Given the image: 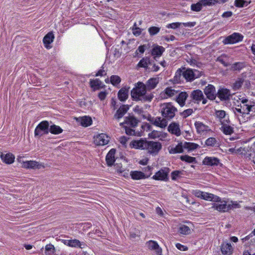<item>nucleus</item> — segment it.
<instances>
[{
	"mask_svg": "<svg viewBox=\"0 0 255 255\" xmlns=\"http://www.w3.org/2000/svg\"><path fill=\"white\" fill-rule=\"evenodd\" d=\"M235 100L237 101L239 105L235 108L234 112L237 116L240 124L247 122L250 117V113L255 111V105L252 104L246 97L242 95L237 96Z\"/></svg>",
	"mask_w": 255,
	"mask_h": 255,
	"instance_id": "nucleus-1",
	"label": "nucleus"
},
{
	"mask_svg": "<svg viewBox=\"0 0 255 255\" xmlns=\"http://www.w3.org/2000/svg\"><path fill=\"white\" fill-rule=\"evenodd\" d=\"M218 200L213 201L212 208L220 212H227L230 210L238 208L239 204L237 201L225 200L218 196Z\"/></svg>",
	"mask_w": 255,
	"mask_h": 255,
	"instance_id": "nucleus-2",
	"label": "nucleus"
},
{
	"mask_svg": "<svg viewBox=\"0 0 255 255\" xmlns=\"http://www.w3.org/2000/svg\"><path fill=\"white\" fill-rule=\"evenodd\" d=\"M146 86L142 83L138 82L136 87L131 90V96L135 100H145L146 99Z\"/></svg>",
	"mask_w": 255,
	"mask_h": 255,
	"instance_id": "nucleus-3",
	"label": "nucleus"
},
{
	"mask_svg": "<svg viewBox=\"0 0 255 255\" xmlns=\"http://www.w3.org/2000/svg\"><path fill=\"white\" fill-rule=\"evenodd\" d=\"M161 111L163 117L170 120L175 116L177 110L171 103H167L162 105Z\"/></svg>",
	"mask_w": 255,
	"mask_h": 255,
	"instance_id": "nucleus-4",
	"label": "nucleus"
},
{
	"mask_svg": "<svg viewBox=\"0 0 255 255\" xmlns=\"http://www.w3.org/2000/svg\"><path fill=\"white\" fill-rule=\"evenodd\" d=\"M137 120L133 117H127L123 123H120V126L125 128L126 132L127 134L132 135L134 134V131L132 129H128L129 127H134L137 124Z\"/></svg>",
	"mask_w": 255,
	"mask_h": 255,
	"instance_id": "nucleus-5",
	"label": "nucleus"
},
{
	"mask_svg": "<svg viewBox=\"0 0 255 255\" xmlns=\"http://www.w3.org/2000/svg\"><path fill=\"white\" fill-rule=\"evenodd\" d=\"M182 75L187 81H192L201 76V73L197 70L193 71L192 69H182L177 71L176 74Z\"/></svg>",
	"mask_w": 255,
	"mask_h": 255,
	"instance_id": "nucleus-6",
	"label": "nucleus"
},
{
	"mask_svg": "<svg viewBox=\"0 0 255 255\" xmlns=\"http://www.w3.org/2000/svg\"><path fill=\"white\" fill-rule=\"evenodd\" d=\"M18 162L20 163L22 167L26 169H40L44 168L43 164L39 163L36 161L29 160V161H23L21 157H18Z\"/></svg>",
	"mask_w": 255,
	"mask_h": 255,
	"instance_id": "nucleus-7",
	"label": "nucleus"
},
{
	"mask_svg": "<svg viewBox=\"0 0 255 255\" xmlns=\"http://www.w3.org/2000/svg\"><path fill=\"white\" fill-rule=\"evenodd\" d=\"M161 147L162 145L159 142L147 141L145 149L150 154L156 155L160 150Z\"/></svg>",
	"mask_w": 255,
	"mask_h": 255,
	"instance_id": "nucleus-8",
	"label": "nucleus"
},
{
	"mask_svg": "<svg viewBox=\"0 0 255 255\" xmlns=\"http://www.w3.org/2000/svg\"><path fill=\"white\" fill-rule=\"evenodd\" d=\"M244 36L239 33L234 32L226 37L223 41L224 44H234L242 41Z\"/></svg>",
	"mask_w": 255,
	"mask_h": 255,
	"instance_id": "nucleus-9",
	"label": "nucleus"
},
{
	"mask_svg": "<svg viewBox=\"0 0 255 255\" xmlns=\"http://www.w3.org/2000/svg\"><path fill=\"white\" fill-rule=\"evenodd\" d=\"M49 124L47 121H42L36 127L34 130L35 136H41L49 132Z\"/></svg>",
	"mask_w": 255,
	"mask_h": 255,
	"instance_id": "nucleus-10",
	"label": "nucleus"
},
{
	"mask_svg": "<svg viewBox=\"0 0 255 255\" xmlns=\"http://www.w3.org/2000/svg\"><path fill=\"white\" fill-rule=\"evenodd\" d=\"M94 142L97 145H107L110 140V137L104 133L98 134L94 136Z\"/></svg>",
	"mask_w": 255,
	"mask_h": 255,
	"instance_id": "nucleus-11",
	"label": "nucleus"
},
{
	"mask_svg": "<svg viewBox=\"0 0 255 255\" xmlns=\"http://www.w3.org/2000/svg\"><path fill=\"white\" fill-rule=\"evenodd\" d=\"M197 132L201 135H205L211 131V128L201 122L197 121L194 124Z\"/></svg>",
	"mask_w": 255,
	"mask_h": 255,
	"instance_id": "nucleus-12",
	"label": "nucleus"
},
{
	"mask_svg": "<svg viewBox=\"0 0 255 255\" xmlns=\"http://www.w3.org/2000/svg\"><path fill=\"white\" fill-rule=\"evenodd\" d=\"M62 242L67 246L72 248H79L83 249L86 246L84 243H81L77 239L73 240H62Z\"/></svg>",
	"mask_w": 255,
	"mask_h": 255,
	"instance_id": "nucleus-13",
	"label": "nucleus"
},
{
	"mask_svg": "<svg viewBox=\"0 0 255 255\" xmlns=\"http://www.w3.org/2000/svg\"><path fill=\"white\" fill-rule=\"evenodd\" d=\"M215 116L221 124L230 122L229 115L224 110H216Z\"/></svg>",
	"mask_w": 255,
	"mask_h": 255,
	"instance_id": "nucleus-14",
	"label": "nucleus"
},
{
	"mask_svg": "<svg viewBox=\"0 0 255 255\" xmlns=\"http://www.w3.org/2000/svg\"><path fill=\"white\" fill-rule=\"evenodd\" d=\"M169 169L164 168L157 172L152 177V178L156 180L165 181L167 179Z\"/></svg>",
	"mask_w": 255,
	"mask_h": 255,
	"instance_id": "nucleus-15",
	"label": "nucleus"
},
{
	"mask_svg": "<svg viewBox=\"0 0 255 255\" xmlns=\"http://www.w3.org/2000/svg\"><path fill=\"white\" fill-rule=\"evenodd\" d=\"M147 142V141L144 139L133 140L130 142V146L135 149H145Z\"/></svg>",
	"mask_w": 255,
	"mask_h": 255,
	"instance_id": "nucleus-16",
	"label": "nucleus"
},
{
	"mask_svg": "<svg viewBox=\"0 0 255 255\" xmlns=\"http://www.w3.org/2000/svg\"><path fill=\"white\" fill-rule=\"evenodd\" d=\"M191 97L197 103L201 101L203 104H205L207 103V100L204 99L202 92L200 90H194L191 93Z\"/></svg>",
	"mask_w": 255,
	"mask_h": 255,
	"instance_id": "nucleus-17",
	"label": "nucleus"
},
{
	"mask_svg": "<svg viewBox=\"0 0 255 255\" xmlns=\"http://www.w3.org/2000/svg\"><path fill=\"white\" fill-rule=\"evenodd\" d=\"M205 94L210 100H214L216 97L215 88L212 85H208L204 90Z\"/></svg>",
	"mask_w": 255,
	"mask_h": 255,
	"instance_id": "nucleus-18",
	"label": "nucleus"
},
{
	"mask_svg": "<svg viewBox=\"0 0 255 255\" xmlns=\"http://www.w3.org/2000/svg\"><path fill=\"white\" fill-rule=\"evenodd\" d=\"M168 130L177 136H180L181 133L179 124L175 122L172 123L169 125Z\"/></svg>",
	"mask_w": 255,
	"mask_h": 255,
	"instance_id": "nucleus-19",
	"label": "nucleus"
},
{
	"mask_svg": "<svg viewBox=\"0 0 255 255\" xmlns=\"http://www.w3.org/2000/svg\"><path fill=\"white\" fill-rule=\"evenodd\" d=\"M184 148V143L179 142L176 145H172L168 147V150L170 154L180 153L183 152Z\"/></svg>",
	"mask_w": 255,
	"mask_h": 255,
	"instance_id": "nucleus-20",
	"label": "nucleus"
},
{
	"mask_svg": "<svg viewBox=\"0 0 255 255\" xmlns=\"http://www.w3.org/2000/svg\"><path fill=\"white\" fill-rule=\"evenodd\" d=\"M0 158L4 163L7 164H10L13 163L15 156L11 153H1Z\"/></svg>",
	"mask_w": 255,
	"mask_h": 255,
	"instance_id": "nucleus-21",
	"label": "nucleus"
},
{
	"mask_svg": "<svg viewBox=\"0 0 255 255\" xmlns=\"http://www.w3.org/2000/svg\"><path fill=\"white\" fill-rule=\"evenodd\" d=\"M164 51L165 48L163 47L154 44L151 50V55L156 58L161 56Z\"/></svg>",
	"mask_w": 255,
	"mask_h": 255,
	"instance_id": "nucleus-22",
	"label": "nucleus"
},
{
	"mask_svg": "<svg viewBox=\"0 0 255 255\" xmlns=\"http://www.w3.org/2000/svg\"><path fill=\"white\" fill-rule=\"evenodd\" d=\"M219 163V159L215 157L207 156L203 160V164L207 166L218 165Z\"/></svg>",
	"mask_w": 255,
	"mask_h": 255,
	"instance_id": "nucleus-23",
	"label": "nucleus"
},
{
	"mask_svg": "<svg viewBox=\"0 0 255 255\" xmlns=\"http://www.w3.org/2000/svg\"><path fill=\"white\" fill-rule=\"evenodd\" d=\"M221 125V130L226 135H231L234 132V128L230 125V121L223 123Z\"/></svg>",
	"mask_w": 255,
	"mask_h": 255,
	"instance_id": "nucleus-24",
	"label": "nucleus"
},
{
	"mask_svg": "<svg viewBox=\"0 0 255 255\" xmlns=\"http://www.w3.org/2000/svg\"><path fill=\"white\" fill-rule=\"evenodd\" d=\"M167 134L162 131L157 130H153L148 133V136L150 138H158L160 140H163L166 137Z\"/></svg>",
	"mask_w": 255,
	"mask_h": 255,
	"instance_id": "nucleus-25",
	"label": "nucleus"
},
{
	"mask_svg": "<svg viewBox=\"0 0 255 255\" xmlns=\"http://www.w3.org/2000/svg\"><path fill=\"white\" fill-rule=\"evenodd\" d=\"M176 101L181 107L184 106L185 101L188 97V94L186 92H182L177 94L176 96Z\"/></svg>",
	"mask_w": 255,
	"mask_h": 255,
	"instance_id": "nucleus-26",
	"label": "nucleus"
},
{
	"mask_svg": "<svg viewBox=\"0 0 255 255\" xmlns=\"http://www.w3.org/2000/svg\"><path fill=\"white\" fill-rule=\"evenodd\" d=\"M146 245L149 250L154 251L157 254L161 253V250L156 242L150 240Z\"/></svg>",
	"mask_w": 255,
	"mask_h": 255,
	"instance_id": "nucleus-27",
	"label": "nucleus"
},
{
	"mask_svg": "<svg viewBox=\"0 0 255 255\" xmlns=\"http://www.w3.org/2000/svg\"><path fill=\"white\" fill-rule=\"evenodd\" d=\"M128 87H123L122 88L118 93V98L121 101H126L128 96Z\"/></svg>",
	"mask_w": 255,
	"mask_h": 255,
	"instance_id": "nucleus-28",
	"label": "nucleus"
},
{
	"mask_svg": "<svg viewBox=\"0 0 255 255\" xmlns=\"http://www.w3.org/2000/svg\"><path fill=\"white\" fill-rule=\"evenodd\" d=\"M130 175L133 180H141L148 177L144 173L139 171H131Z\"/></svg>",
	"mask_w": 255,
	"mask_h": 255,
	"instance_id": "nucleus-29",
	"label": "nucleus"
},
{
	"mask_svg": "<svg viewBox=\"0 0 255 255\" xmlns=\"http://www.w3.org/2000/svg\"><path fill=\"white\" fill-rule=\"evenodd\" d=\"M153 124L156 127L163 128L167 126V121L165 119L157 117L153 121Z\"/></svg>",
	"mask_w": 255,
	"mask_h": 255,
	"instance_id": "nucleus-30",
	"label": "nucleus"
},
{
	"mask_svg": "<svg viewBox=\"0 0 255 255\" xmlns=\"http://www.w3.org/2000/svg\"><path fill=\"white\" fill-rule=\"evenodd\" d=\"M230 96V91L227 89H221L218 92V97L221 100H226L229 98Z\"/></svg>",
	"mask_w": 255,
	"mask_h": 255,
	"instance_id": "nucleus-31",
	"label": "nucleus"
},
{
	"mask_svg": "<svg viewBox=\"0 0 255 255\" xmlns=\"http://www.w3.org/2000/svg\"><path fill=\"white\" fill-rule=\"evenodd\" d=\"M129 107L128 105H123L121 106L115 115V118L117 119H121L125 115Z\"/></svg>",
	"mask_w": 255,
	"mask_h": 255,
	"instance_id": "nucleus-32",
	"label": "nucleus"
},
{
	"mask_svg": "<svg viewBox=\"0 0 255 255\" xmlns=\"http://www.w3.org/2000/svg\"><path fill=\"white\" fill-rule=\"evenodd\" d=\"M233 247L230 243H224L221 247V251L224 255H231L233 253Z\"/></svg>",
	"mask_w": 255,
	"mask_h": 255,
	"instance_id": "nucleus-33",
	"label": "nucleus"
},
{
	"mask_svg": "<svg viewBox=\"0 0 255 255\" xmlns=\"http://www.w3.org/2000/svg\"><path fill=\"white\" fill-rule=\"evenodd\" d=\"M77 121L81 124V126L87 127L92 124V120L89 117L84 116L77 119Z\"/></svg>",
	"mask_w": 255,
	"mask_h": 255,
	"instance_id": "nucleus-34",
	"label": "nucleus"
},
{
	"mask_svg": "<svg viewBox=\"0 0 255 255\" xmlns=\"http://www.w3.org/2000/svg\"><path fill=\"white\" fill-rule=\"evenodd\" d=\"M116 150L115 149H111L106 156V161L109 165H112L115 161V154Z\"/></svg>",
	"mask_w": 255,
	"mask_h": 255,
	"instance_id": "nucleus-35",
	"label": "nucleus"
},
{
	"mask_svg": "<svg viewBox=\"0 0 255 255\" xmlns=\"http://www.w3.org/2000/svg\"><path fill=\"white\" fill-rule=\"evenodd\" d=\"M177 91L171 87H168L165 89L163 93L164 95V98H168L176 96L177 95Z\"/></svg>",
	"mask_w": 255,
	"mask_h": 255,
	"instance_id": "nucleus-36",
	"label": "nucleus"
},
{
	"mask_svg": "<svg viewBox=\"0 0 255 255\" xmlns=\"http://www.w3.org/2000/svg\"><path fill=\"white\" fill-rule=\"evenodd\" d=\"M90 86L94 90H97L103 88L104 85L101 81L96 79L90 81Z\"/></svg>",
	"mask_w": 255,
	"mask_h": 255,
	"instance_id": "nucleus-37",
	"label": "nucleus"
},
{
	"mask_svg": "<svg viewBox=\"0 0 255 255\" xmlns=\"http://www.w3.org/2000/svg\"><path fill=\"white\" fill-rule=\"evenodd\" d=\"M185 174V171L184 170H175L171 174V179L173 180H177L183 177Z\"/></svg>",
	"mask_w": 255,
	"mask_h": 255,
	"instance_id": "nucleus-38",
	"label": "nucleus"
},
{
	"mask_svg": "<svg viewBox=\"0 0 255 255\" xmlns=\"http://www.w3.org/2000/svg\"><path fill=\"white\" fill-rule=\"evenodd\" d=\"M159 82L158 78H152L149 79L146 83V87L149 89H154Z\"/></svg>",
	"mask_w": 255,
	"mask_h": 255,
	"instance_id": "nucleus-39",
	"label": "nucleus"
},
{
	"mask_svg": "<svg viewBox=\"0 0 255 255\" xmlns=\"http://www.w3.org/2000/svg\"><path fill=\"white\" fill-rule=\"evenodd\" d=\"M178 232L182 235H188L191 232V230L190 227L184 225V224H180L179 226Z\"/></svg>",
	"mask_w": 255,
	"mask_h": 255,
	"instance_id": "nucleus-40",
	"label": "nucleus"
},
{
	"mask_svg": "<svg viewBox=\"0 0 255 255\" xmlns=\"http://www.w3.org/2000/svg\"><path fill=\"white\" fill-rule=\"evenodd\" d=\"M218 196L215 195L211 193H209L207 192H204V194L203 195L202 199L208 201H217L218 200Z\"/></svg>",
	"mask_w": 255,
	"mask_h": 255,
	"instance_id": "nucleus-41",
	"label": "nucleus"
},
{
	"mask_svg": "<svg viewBox=\"0 0 255 255\" xmlns=\"http://www.w3.org/2000/svg\"><path fill=\"white\" fill-rule=\"evenodd\" d=\"M49 131L52 134H58L62 132L63 129L59 126L53 125L50 126Z\"/></svg>",
	"mask_w": 255,
	"mask_h": 255,
	"instance_id": "nucleus-42",
	"label": "nucleus"
},
{
	"mask_svg": "<svg viewBox=\"0 0 255 255\" xmlns=\"http://www.w3.org/2000/svg\"><path fill=\"white\" fill-rule=\"evenodd\" d=\"M183 143L184 148L188 149V151L194 150L199 147L198 144L193 142H184Z\"/></svg>",
	"mask_w": 255,
	"mask_h": 255,
	"instance_id": "nucleus-43",
	"label": "nucleus"
},
{
	"mask_svg": "<svg viewBox=\"0 0 255 255\" xmlns=\"http://www.w3.org/2000/svg\"><path fill=\"white\" fill-rule=\"evenodd\" d=\"M54 36L52 32L48 33L43 38V41L45 44H49L54 40Z\"/></svg>",
	"mask_w": 255,
	"mask_h": 255,
	"instance_id": "nucleus-44",
	"label": "nucleus"
},
{
	"mask_svg": "<svg viewBox=\"0 0 255 255\" xmlns=\"http://www.w3.org/2000/svg\"><path fill=\"white\" fill-rule=\"evenodd\" d=\"M138 65L140 66V67H143L148 72H150V71L157 72L159 69V67L157 65Z\"/></svg>",
	"mask_w": 255,
	"mask_h": 255,
	"instance_id": "nucleus-45",
	"label": "nucleus"
},
{
	"mask_svg": "<svg viewBox=\"0 0 255 255\" xmlns=\"http://www.w3.org/2000/svg\"><path fill=\"white\" fill-rule=\"evenodd\" d=\"M180 158L182 161L187 163H191L196 162V158L195 157L187 155H181Z\"/></svg>",
	"mask_w": 255,
	"mask_h": 255,
	"instance_id": "nucleus-46",
	"label": "nucleus"
},
{
	"mask_svg": "<svg viewBox=\"0 0 255 255\" xmlns=\"http://www.w3.org/2000/svg\"><path fill=\"white\" fill-rule=\"evenodd\" d=\"M203 6L204 5L201 0L195 4H192L191 6V8L193 11H199L201 10Z\"/></svg>",
	"mask_w": 255,
	"mask_h": 255,
	"instance_id": "nucleus-47",
	"label": "nucleus"
},
{
	"mask_svg": "<svg viewBox=\"0 0 255 255\" xmlns=\"http://www.w3.org/2000/svg\"><path fill=\"white\" fill-rule=\"evenodd\" d=\"M55 253V248L52 244H48L45 246V254L48 255H53Z\"/></svg>",
	"mask_w": 255,
	"mask_h": 255,
	"instance_id": "nucleus-48",
	"label": "nucleus"
},
{
	"mask_svg": "<svg viewBox=\"0 0 255 255\" xmlns=\"http://www.w3.org/2000/svg\"><path fill=\"white\" fill-rule=\"evenodd\" d=\"M111 83L112 85L116 86L119 84L121 82V78L117 75H113L111 77Z\"/></svg>",
	"mask_w": 255,
	"mask_h": 255,
	"instance_id": "nucleus-49",
	"label": "nucleus"
},
{
	"mask_svg": "<svg viewBox=\"0 0 255 255\" xmlns=\"http://www.w3.org/2000/svg\"><path fill=\"white\" fill-rule=\"evenodd\" d=\"M160 29V28L159 27L151 26L148 28V31L151 36H153L157 34L159 32Z\"/></svg>",
	"mask_w": 255,
	"mask_h": 255,
	"instance_id": "nucleus-50",
	"label": "nucleus"
},
{
	"mask_svg": "<svg viewBox=\"0 0 255 255\" xmlns=\"http://www.w3.org/2000/svg\"><path fill=\"white\" fill-rule=\"evenodd\" d=\"M217 143V140L214 137H209L205 141V144L208 146H214Z\"/></svg>",
	"mask_w": 255,
	"mask_h": 255,
	"instance_id": "nucleus-51",
	"label": "nucleus"
},
{
	"mask_svg": "<svg viewBox=\"0 0 255 255\" xmlns=\"http://www.w3.org/2000/svg\"><path fill=\"white\" fill-rule=\"evenodd\" d=\"M191 193L195 197L202 199L204 192L201 191L199 190H193L192 191Z\"/></svg>",
	"mask_w": 255,
	"mask_h": 255,
	"instance_id": "nucleus-52",
	"label": "nucleus"
},
{
	"mask_svg": "<svg viewBox=\"0 0 255 255\" xmlns=\"http://www.w3.org/2000/svg\"><path fill=\"white\" fill-rule=\"evenodd\" d=\"M193 113V109H188L186 110H184L183 112L181 113V115L183 118H186L187 117L192 115V114Z\"/></svg>",
	"mask_w": 255,
	"mask_h": 255,
	"instance_id": "nucleus-53",
	"label": "nucleus"
},
{
	"mask_svg": "<svg viewBox=\"0 0 255 255\" xmlns=\"http://www.w3.org/2000/svg\"><path fill=\"white\" fill-rule=\"evenodd\" d=\"M243 80L242 79H239L237 80L233 85V88L235 90H238L242 85Z\"/></svg>",
	"mask_w": 255,
	"mask_h": 255,
	"instance_id": "nucleus-54",
	"label": "nucleus"
},
{
	"mask_svg": "<svg viewBox=\"0 0 255 255\" xmlns=\"http://www.w3.org/2000/svg\"><path fill=\"white\" fill-rule=\"evenodd\" d=\"M247 1L245 0H236L235 1V5L237 7H242L245 6V3Z\"/></svg>",
	"mask_w": 255,
	"mask_h": 255,
	"instance_id": "nucleus-55",
	"label": "nucleus"
},
{
	"mask_svg": "<svg viewBox=\"0 0 255 255\" xmlns=\"http://www.w3.org/2000/svg\"><path fill=\"white\" fill-rule=\"evenodd\" d=\"M204 6L211 5L214 4L216 2L215 0H201Z\"/></svg>",
	"mask_w": 255,
	"mask_h": 255,
	"instance_id": "nucleus-56",
	"label": "nucleus"
},
{
	"mask_svg": "<svg viewBox=\"0 0 255 255\" xmlns=\"http://www.w3.org/2000/svg\"><path fill=\"white\" fill-rule=\"evenodd\" d=\"M132 33L135 36H139L141 33V29L139 27L132 28Z\"/></svg>",
	"mask_w": 255,
	"mask_h": 255,
	"instance_id": "nucleus-57",
	"label": "nucleus"
},
{
	"mask_svg": "<svg viewBox=\"0 0 255 255\" xmlns=\"http://www.w3.org/2000/svg\"><path fill=\"white\" fill-rule=\"evenodd\" d=\"M182 23L180 22H174L169 24L168 26V28H171L172 29H175L178 27H179L181 25Z\"/></svg>",
	"mask_w": 255,
	"mask_h": 255,
	"instance_id": "nucleus-58",
	"label": "nucleus"
},
{
	"mask_svg": "<svg viewBox=\"0 0 255 255\" xmlns=\"http://www.w3.org/2000/svg\"><path fill=\"white\" fill-rule=\"evenodd\" d=\"M176 247L179 250L182 251H185L187 250V247L180 244V243H177L175 245Z\"/></svg>",
	"mask_w": 255,
	"mask_h": 255,
	"instance_id": "nucleus-59",
	"label": "nucleus"
},
{
	"mask_svg": "<svg viewBox=\"0 0 255 255\" xmlns=\"http://www.w3.org/2000/svg\"><path fill=\"white\" fill-rule=\"evenodd\" d=\"M147 47H148V45H146L145 44L143 45H140L138 47V48L136 50V52L138 51L141 53H143L145 50L147 48Z\"/></svg>",
	"mask_w": 255,
	"mask_h": 255,
	"instance_id": "nucleus-60",
	"label": "nucleus"
},
{
	"mask_svg": "<svg viewBox=\"0 0 255 255\" xmlns=\"http://www.w3.org/2000/svg\"><path fill=\"white\" fill-rule=\"evenodd\" d=\"M106 74V72L104 68L100 69L98 71L97 73L95 74V76H103Z\"/></svg>",
	"mask_w": 255,
	"mask_h": 255,
	"instance_id": "nucleus-61",
	"label": "nucleus"
},
{
	"mask_svg": "<svg viewBox=\"0 0 255 255\" xmlns=\"http://www.w3.org/2000/svg\"><path fill=\"white\" fill-rule=\"evenodd\" d=\"M182 25H183L185 27H193L196 25V22H184L182 23Z\"/></svg>",
	"mask_w": 255,
	"mask_h": 255,
	"instance_id": "nucleus-62",
	"label": "nucleus"
},
{
	"mask_svg": "<svg viewBox=\"0 0 255 255\" xmlns=\"http://www.w3.org/2000/svg\"><path fill=\"white\" fill-rule=\"evenodd\" d=\"M127 140H128L127 138L124 136H121L119 138V141L123 145H126Z\"/></svg>",
	"mask_w": 255,
	"mask_h": 255,
	"instance_id": "nucleus-63",
	"label": "nucleus"
},
{
	"mask_svg": "<svg viewBox=\"0 0 255 255\" xmlns=\"http://www.w3.org/2000/svg\"><path fill=\"white\" fill-rule=\"evenodd\" d=\"M107 95V93L106 92H101L99 94L98 97L101 100H103L106 98Z\"/></svg>",
	"mask_w": 255,
	"mask_h": 255,
	"instance_id": "nucleus-64",
	"label": "nucleus"
}]
</instances>
